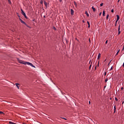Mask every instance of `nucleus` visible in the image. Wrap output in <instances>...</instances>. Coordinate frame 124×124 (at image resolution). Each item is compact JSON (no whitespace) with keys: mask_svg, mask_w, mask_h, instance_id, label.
<instances>
[{"mask_svg":"<svg viewBox=\"0 0 124 124\" xmlns=\"http://www.w3.org/2000/svg\"><path fill=\"white\" fill-rule=\"evenodd\" d=\"M18 62H19V63H22V64H27L28 65H30V66H32V67H35V66H34L32 63L30 62H24L23 61L21 60H18Z\"/></svg>","mask_w":124,"mask_h":124,"instance_id":"f257e3e1","label":"nucleus"},{"mask_svg":"<svg viewBox=\"0 0 124 124\" xmlns=\"http://www.w3.org/2000/svg\"><path fill=\"white\" fill-rule=\"evenodd\" d=\"M19 21H20V22H21V23H22V24H24V25H25V26L26 27H28L29 28V26H28V25H27V23L26 22H25V21H23V20H22V19L19 18Z\"/></svg>","mask_w":124,"mask_h":124,"instance_id":"f03ea898","label":"nucleus"},{"mask_svg":"<svg viewBox=\"0 0 124 124\" xmlns=\"http://www.w3.org/2000/svg\"><path fill=\"white\" fill-rule=\"evenodd\" d=\"M21 13H22V15H23V16H26V13H25L24 11H23L22 9H21Z\"/></svg>","mask_w":124,"mask_h":124,"instance_id":"7ed1b4c3","label":"nucleus"},{"mask_svg":"<svg viewBox=\"0 0 124 124\" xmlns=\"http://www.w3.org/2000/svg\"><path fill=\"white\" fill-rule=\"evenodd\" d=\"M71 15H74V11L72 9H71Z\"/></svg>","mask_w":124,"mask_h":124,"instance_id":"20e7f679","label":"nucleus"},{"mask_svg":"<svg viewBox=\"0 0 124 124\" xmlns=\"http://www.w3.org/2000/svg\"><path fill=\"white\" fill-rule=\"evenodd\" d=\"M117 20H116V22H118L119 21V20H120V16H119V15H117Z\"/></svg>","mask_w":124,"mask_h":124,"instance_id":"39448f33","label":"nucleus"},{"mask_svg":"<svg viewBox=\"0 0 124 124\" xmlns=\"http://www.w3.org/2000/svg\"><path fill=\"white\" fill-rule=\"evenodd\" d=\"M19 85H20V84H19V83H16V86L17 89H18L20 88V87L18 86Z\"/></svg>","mask_w":124,"mask_h":124,"instance_id":"423d86ee","label":"nucleus"},{"mask_svg":"<svg viewBox=\"0 0 124 124\" xmlns=\"http://www.w3.org/2000/svg\"><path fill=\"white\" fill-rule=\"evenodd\" d=\"M85 14H86L87 15V17H89L90 16V15H89V14L88 13V12L87 11L85 12Z\"/></svg>","mask_w":124,"mask_h":124,"instance_id":"0eeeda50","label":"nucleus"},{"mask_svg":"<svg viewBox=\"0 0 124 124\" xmlns=\"http://www.w3.org/2000/svg\"><path fill=\"white\" fill-rule=\"evenodd\" d=\"M44 4H45L46 7L47 8V3L45 1H44Z\"/></svg>","mask_w":124,"mask_h":124,"instance_id":"6e6552de","label":"nucleus"},{"mask_svg":"<svg viewBox=\"0 0 124 124\" xmlns=\"http://www.w3.org/2000/svg\"><path fill=\"white\" fill-rule=\"evenodd\" d=\"M92 9H93V12H95L96 10L95 9V8H94V7H93V6L92 7Z\"/></svg>","mask_w":124,"mask_h":124,"instance_id":"1a4fd4ad","label":"nucleus"},{"mask_svg":"<svg viewBox=\"0 0 124 124\" xmlns=\"http://www.w3.org/2000/svg\"><path fill=\"white\" fill-rule=\"evenodd\" d=\"M100 56H101L100 53H99L98 55V57H97L98 60H99V59H100Z\"/></svg>","mask_w":124,"mask_h":124,"instance_id":"9d476101","label":"nucleus"},{"mask_svg":"<svg viewBox=\"0 0 124 124\" xmlns=\"http://www.w3.org/2000/svg\"><path fill=\"white\" fill-rule=\"evenodd\" d=\"M87 24L88 25V28H90L91 25H90V22L87 21Z\"/></svg>","mask_w":124,"mask_h":124,"instance_id":"9b49d317","label":"nucleus"},{"mask_svg":"<svg viewBox=\"0 0 124 124\" xmlns=\"http://www.w3.org/2000/svg\"><path fill=\"white\" fill-rule=\"evenodd\" d=\"M121 33V31H120V26L118 28V34H120Z\"/></svg>","mask_w":124,"mask_h":124,"instance_id":"f8f14e48","label":"nucleus"},{"mask_svg":"<svg viewBox=\"0 0 124 124\" xmlns=\"http://www.w3.org/2000/svg\"><path fill=\"white\" fill-rule=\"evenodd\" d=\"M103 16H105V11L103 12Z\"/></svg>","mask_w":124,"mask_h":124,"instance_id":"ddd939ff","label":"nucleus"},{"mask_svg":"<svg viewBox=\"0 0 124 124\" xmlns=\"http://www.w3.org/2000/svg\"><path fill=\"white\" fill-rule=\"evenodd\" d=\"M119 52H120V50H118V51L116 53V54L115 56H118V54H119Z\"/></svg>","mask_w":124,"mask_h":124,"instance_id":"4468645a","label":"nucleus"},{"mask_svg":"<svg viewBox=\"0 0 124 124\" xmlns=\"http://www.w3.org/2000/svg\"><path fill=\"white\" fill-rule=\"evenodd\" d=\"M106 19H109V15H107Z\"/></svg>","mask_w":124,"mask_h":124,"instance_id":"2eb2a0df","label":"nucleus"},{"mask_svg":"<svg viewBox=\"0 0 124 124\" xmlns=\"http://www.w3.org/2000/svg\"><path fill=\"white\" fill-rule=\"evenodd\" d=\"M8 1L10 4H11V1H10V0H8Z\"/></svg>","mask_w":124,"mask_h":124,"instance_id":"dca6fc26","label":"nucleus"},{"mask_svg":"<svg viewBox=\"0 0 124 124\" xmlns=\"http://www.w3.org/2000/svg\"><path fill=\"white\" fill-rule=\"evenodd\" d=\"M108 81V78H106L105 80V82L106 83Z\"/></svg>","mask_w":124,"mask_h":124,"instance_id":"f3484780","label":"nucleus"},{"mask_svg":"<svg viewBox=\"0 0 124 124\" xmlns=\"http://www.w3.org/2000/svg\"><path fill=\"white\" fill-rule=\"evenodd\" d=\"M40 3L41 4H43V1H41Z\"/></svg>","mask_w":124,"mask_h":124,"instance_id":"a211bd4d","label":"nucleus"},{"mask_svg":"<svg viewBox=\"0 0 124 124\" xmlns=\"http://www.w3.org/2000/svg\"><path fill=\"white\" fill-rule=\"evenodd\" d=\"M100 6H103V3H101L100 4Z\"/></svg>","mask_w":124,"mask_h":124,"instance_id":"6ab92c4d","label":"nucleus"},{"mask_svg":"<svg viewBox=\"0 0 124 124\" xmlns=\"http://www.w3.org/2000/svg\"><path fill=\"white\" fill-rule=\"evenodd\" d=\"M107 43H108V40H107L105 42V44H107Z\"/></svg>","mask_w":124,"mask_h":124,"instance_id":"aec40b11","label":"nucleus"},{"mask_svg":"<svg viewBox=\"0 0 124 124\" xmlns=\"http://www.w3.org/2000/svg\"><path fill=\"white\" fill-rule=\"evenodd\" d=\"M61 119H63V120H67L66 119H65V118H62V117H61Z\"/></svg>","mask_w":124,"mask_h":124,"instance_id":"412c9836","label":"nucleus"},{"mask_svg":"<svg viewBox=\"0 0 124 124\" xmlns=\"http://www.w3.org/2000/svg\"><path fill=\"white\" fill-rule=\"evenodd\" d=\"M111 11V12L113 13V12H114V10H113V9H112Z\"/></svg>","mask_w":124,"mask_h":124,"instance_id":"4be33fe9","label":"nucleus"},{"mask_svg":"<svg viewBox=\"0 0 124 124\" xmlns=\"http://www.w3.org/2000/svg\"><path fill=\"white\" fill-rule=\"evenodd\" d=\"M9 124H14V123H13L12 122H10Z\"/></svg>","mask_w":124,"mask_h":124,"instance_id":"5701e85b","label":"nucleus"},{"mask_svg":"<svg viewBox=\"0 0 124 124\" xmlns=\"http://www.w3.org/2000/svg\"><path fill=\"white\" fill-rule=\"evenodd\" d=\"M101 14H102V13H100L99 14V16H101Z\"/></svg>","mask_w":124,"mask_h":124,"instance_id":"b1692460","label":"nucleus"},{"mask_svg":"<svg viewBox=\"0 0 124 124\" xmlns=\"http://www.w3.org/2000/svg\"><path fill=\"white\" fill-rule=\"evenodd\" d=\"M25 18H26V19H27V16H26L25 15V16H24Z\"/></svg>","mask_w":124,"mask_h":124,"instance_id":"393cba45","label":"nucleus"},{"mask_svg":"<svg viewBox=\"0 0 124 124\" xmlns=\"http://www.w3.org/2000/svg\"><path fill=\"white\" fill-rule=\"evenodd\" d=\"M112 69H113V66H112L110 68V70H112Z\"/></svg>","mask_w":124,"mask_h":124,"instance_id":"a878e982","label":"nucleus"},{"mask_svg":"<svg viewBox=\"0 0 124 124\" xmlns=\"http://www.w3.org/2000/svg\"><path fill=\"white\" fill-rule=\"evenodd\" d=\"M114 110H116V106L114 107Z\"/></svg>","mask_w":124,"mask_h":124,"instance_id":"bb28decb","label":"nucleus"},{"mask_svg":"<svg viewBox=\"0 0 124 124\" xmlns=\"http://www.w3.org/2000/svg\"><path fill=\"white\" fill-rule=\"evenodd\" d=\"M0 114H3V112L0 111Z\"/></svg>","mask_w":124,"mask_h":124,"instance_id":"cd10ccee","label":"nucleus"},{"mask_svg":"<svg viewBox=\"0 0 124 124\" xmlns=\"http://www.w3.org/2000/svg\"><path fill=\"white\" fill-rule=\"evenodd\" d=\"M112 62V61H110V62H109V63L108 64V65H109L110 64V62Z\"/></svg>","mask_w":124,"mask_h":124,"instance_id":"c85d7f7f","label":"nucleus"},{"mask_svg":"<svg viewBox=\"0 0 124 124\" xmlns=\"http://www.w3.org/2000/svg\"><path fill=\"white\" fill-rule=\"evenodd\" d=\"M91 67H92V65H90V69H91Z\"/></svg>","mask_w":124,"mask_h":124,"instance_id":"c756f323","label":"nucleus"},{"mask_svg":"<svg viewBox=\"0 0 124 124\" xmlns=\"http://www.w3.org/2000/svg\"><path fill=\"white\" fill-rule=\"evenodd\" d=\"M121 90H124V87H122Z\"/></svg>","mask_w":124,"mask_h":124,"instance_id":"7c9ffc66","label":"nucleus"},{"mask_svg":"<svg viewBox=\"0 0 124 124\" xmlns=\"http://www.w3.org/2000/svg\"><path fill=\"white\" fill-rule=\"evenodd\" d=\"M83 23H85V20H82Z\"/></svg>","mask_w":124,"mask_h":124,"instance_id":"2f4dec72","label":"nucleus"},{"mask_svg":"<svg viewBox=\"0 0 124 124\" xmlns=\"http://www.w3.org/2000/svg\"><path fill=\"white\" fill-rule=\"evenodd\" d=\"M99 65V61H98V66Z\"/></svg>","mask_w":124,"mask_h":124,"instance_id":"473e14b6","label":"nucleus"},{"mask_svg":"<svg viewBox=\"0 0 124 124\" xmlns=\"http://www.w3.org/2000/svg\"><path fill=\"white\" fill-rule=\"evenodd\" d=\"M53 29H54V30H56V28L53 27Z\"/></svg>","mask_w":124,"mask_h":124,"instance_id":"72a5a7b5","label":"nucleus"},{"mask_svg":"<svg viewBox=\"0 0 124 124\" xmlns=\"http://www.w3.org/2000/svg\"><path fill=\"white\" fill-rule=\"evenodd\" d=\"M75 4H76V2L75 1L74 2Z\"/></svg>","mask_w":124,"mask_h":124,"instance_id":"f704fd0d","label":"nucleus"},{"mask_svg":"<svg viewBox=\"0 0 124 124\" xmlns=\"http://www.w3.org/2000/svg\"><path fill=\"white\" fill-rule=\"evenodd\" d=\"M124 47H123V48L122 49V51H124Z\"/></svg>","mask_w":124,"mask_h":124,"instance_id":"c9c22d12","label":"nucleus"},{"mask_svg":"<svg viewBox=\"0 0 124 124\" xmlns=\"http://www.w3.org/2000/svg\"><path fill=\"white\" fill-rule=\"evenodd\" d=\"M115 100H118V99H117V98H115Z\"/></svg>","mask_w":124,"mask_h":124,"instance_id":"e433bc0d","label":"nucleus"},{"mask_svg":"<svg viewBox=\"0 0 124 124\" xmlns=\"http://www.w3.org/2000/svg\"><path fill=\"white\" fill-rule=\"evenodd\" d=\"M120 2V0H118V2Z\"/></svg>","mask_w":124,"mask_h":124,"instance_id":"4c0bfd02","label":"nucleus"},{"mask_svg":"<svg viewBox=\"0 0 124 124\" xmlns=\"http://www.w3.org/2000/svg\"><path fill=\"white\" fill-rule=\"evenodd\" d=\"M89 104H91V102L90 101H89Z\"/></svg>","mask_w":124,"mask_h":124,"instance_id":"58836bf2","label":"nucleus"},{"mask_svg":"<svg viewBox=\"0 0 124 124\" xmlns=\"http://www.w3.org/2000/svg\"><path fill=\"white\" fill-rule=\"evenodd\" d=\"M45 17H46V16H44V18H45Z\"/></svg>","mask_w":124,"mask_h":124,"instance_id":"ea45409f","label":"nucleus"},{"mask_svg":"<svg viewBox=\"0 0 124 124\" xmlns=\"http://www.w3.org/2000/svg\"><path fill=\"white\" fill-rule=\"evenodd\" d=\"M95 69H96V66H95Z\"/></svg>","mask_w":124,"mask_h":124,"instance_id":"a19ab883","label":"nucleus"},{"mask_svg":"<svg viewBox=\"0 0 124 124\" xmlns=\"http://www.w3.org/2000/svg\"><path fill=\"white\" fill-rule=\"evenodd\" d=\"M105 75H106V73H105Z\"/></svg>","mask_w":124,"mask_h":124,"instance_id":"79ce46f5","label":"nucleus"},{"mask_svg":"<svg viewBox=\"0 0 124 124\" xmlns=\"http://www.w3.org/2000/svg\"><path fill=\"white\" fill-rule=\"evenodd\" d=\"M106 60H105V62H106Z\"/></svg>","mask_w":124,"mask_h":124,"instance_id":"37998d69","label":"nucleus"}]
</instances>
